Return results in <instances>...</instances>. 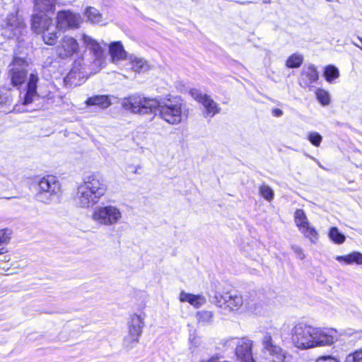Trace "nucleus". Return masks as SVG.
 Listing matches in <instances>:
<instances>
[{
	"label": "nucleus",
	"instance_id": "nucleus-37",
	"mask_svg": "<svg viewBox=\"0 0 362 362\" xmlns=\"http://www.w3.org/2000/svg\"><path fill=\"white\" fill-rule=\"evenodd\" d=\"M308 139L315 146H319L322 141V137L316 132H310L308 134Z\"/></svg>",
	"mask_w": 362,
	"mask_h": 362
},
{
	"label": "nucleus",
	"instance_id": "nucleus-18",
	"mask_svg": "<svg viewBox=\"0 0 362 362\" xmlns=\"http://www.w3.org/2000/svg\"><path fill=\"white\" fill-rule=\"evenodd\" d=\"M253 344V341L247 337L238 339L235 354L239 362H255L252 352Z\"/></svg>",
	"mask_w": 362,
	"mask_h": 362
},
{
	"label": "nucleus",
	"instance_id": "nucleus-29",
	"mask_svg": "<svg viewBox=\"0 0 362 362\" xmlns=\"http://www.w3.org/2000/svg\"><path fill=\"white\" fill-rule=\"evenodd\" d=\"M84 15L86 16L88 21L94 24H99L102 23V15L100 12L93 7H88L86 8Z\"/></svg>",
	"mask_w": 362,
	"mask_h": 362
},
{
	"label": "nucleus",
	"instance_id": "nucleus-17",
	"mask_svg": "<svg viewBox=\"0 0 362 362\" xmlns=\"http://www.w3.org/2000/svg\"><path fill=\"white\" fill-rule=\"evenodd\" d=\"M28 63L23 57L15 56L10 64V74L11 82L14 86H18L25 81L26 77V67Z\"/></svg>",
	"mask_w": 362,
	"mask_h": 362
},
{
	"label": "nucleus",
	"instance_id": "nucleus-26",
	"mask_svg": "<svg viewBox=\"0 0 362 362\" xmlns=\"http://www.w3.org/2000/svg\"><path fill=\"white\" fill-rule=\"evenodd\" d=\"M129 59L132 65V69L136 72H145L149 69V65L144 59L135 56H130Z\"/></svg>",
	"mask_w": 362,
	"mask_h": 362
},
{
	"label": "nucleus",
	"instance_id": "nucleus-13",
	"mask_svg": "<svg viewBox=\"0 0 362 362\" xmlns=\"http://www.w3.org/2000/svg\"><path fill=\"white\" fill-rule=\"evenodd\" d=\"M79 52V44L72 36L64 35L59 41L55 47V52L58 57L62 59L71 58Z\"/></svg>",
	"mask_w": 362,
	"mask_h": 362
},
{
	"label": "nucleus",
	"instance_id": "nucleus-21",
	"mask_svg": "<svg viewBox=\"0 0 362 362\" xmlns=\"http://www.w3.org/2000/svg\"><path fill=\"white\" fill-rule=\"evenodd\" d=\"M109 52L113 63H117L127 58V53L120 41L112 42L109 45Z\"/></svg>",
	"mask_w": 362,
	"mask_h": 362
},
{
	"label": "nucleus",
	"instance_id": "nucleus-6",
	"mask_svg": "<svg viewBox=\"0 0 362 362\" xmlns=\"http://www.w3.org/2000/svg\"><path fill=\"white\" fill-rule=\"evenodd\" d=\"M92 220L103 226H115L122 222L123 213L115 205L108 204L95 207L91 214Z\"/></svg>",
	"mask_w": 362,
	"mask_h": 362
},
{
	"label": "nucleus",
	"instance_id": "nucleus-5",
	"mask_svg": "<svg viewBox=\"0 0 362 362\" xmlns=\"http://www.w3.org/2000/svg\"><path fill=\"white\" fill-rule=\"evenodd\" d=\"M62 192L59 180L53 175L42 177L38 182L36 199L44 204H50L58 200Z\"/></svg>",
	"mask_w": 362,
	"mask_h": 362
},
{
	"label": "nucleus",
	"instance_id": "nucleus-1",
	"mask_svg": "<svg viewBox=\"0 0 362 362\" xmlns=\"http://www.w3.org/2000/svg\"><path fill=\"white\" fill-rule=\"evenodd\" d=\"M122 105L126 110L142 115L158 112L160 119L172 125L180 124L184 115L179 98L158 99L135 94L124 98Z\"/></svg>",
	"mask_w": 362,
	"mask_h": 362
},
{
	"label": "nucleus",
	"instance_id": "nucleus-42",
	"mask_svg": "<svg viewBox=\"0 0 362 362\" xmlns=\"http://www.w3.org/2000/svg\"><path fill=\"white\" fill-rule=\"evenodd\" d=\"M272 114L274 117H281L283 115L284 112L281 110L279 108H274L272 111Z\"/></svg>",
	"mask_w": 362,
	"mask_h": 362
},
{
	"label": "nucleus",
	"instance_id": "nucleus-15",
	"mask_svg": "<svg viewBox=\"0 0 362 362\" xmlns=\"http://www.w3.org/2000/svg\"><path fill=\"white\" fill-rule=\"evenodd\" d=\"M313 348L332 345L338 339L337 331L332 328L314 327Z\"/></svg>",
	"mask_w": 362,
	"mask_h": 362
},
{
	"label": "nucleus",
	"instance_id": "nucleus-2",
	"mask_svg": "<svg viewBox=\"0 0 362 362\" xmlns=\"http://www.w3.org/2000/svg\"><path fill=\"white\" fill-rule=\"evenodd\" d=\"M106 192L107 185L100 176L95 174L88 175L78 187L76 204L81 208L88 209L98 204Z\"/></svg>",
	"mask_w": 362,
	"mask_h": 362
},
{
	"label": "nucleus",
	"instance_id": "nucleus-28",
	"mask_svg": "<svg viewBox=\"0 0 362 362\" xmlns=\"http://www.w3.org/2000/svg\"><path fill=\"white\" fill-rule=\"evenodd\" d=\"M294 221L299 230L310 225L308 218L303 209H297L294 214Z\"/></svg>",
	"mask_w": 362,
	"mask_h": 362
},
{
	"label": "nucleus",
	"instance_id": "nucleus-4",
	"mask_svg": "<svg viewBox=\"0 0 362 362\" xmlns=\"http://www.w3.org/2000/svg\"><path fill=\"white\" fill-rule=\"evenodd\" d=\"M32 28L37 33H42L43 41L49 45L56 44L59 38L57 25H54L51 18L35 13L32 17Z\"/></svg>",
	"mask_w": 362,
	"mask_h": 362
},
{
	"label": "nucleus",
	"instance_id": "nucleus-19",
	"mask_svg": "<svg viewBox=\"0 0 362 362\" xmlns=\"http://www.w3.org/2000/svg\"><path fill=\"white\" fill-rule=\"evenodd\" d=\"M39 78L37 74H31L28 78L25 93L23 95L22 101L23 105H28L38 98L37 93V84Z\"/></svg>",
	"mask_w": 362,
	"mask_h": 362
},
{
	"label": "nucleus",
	"instance_id": "nucleus-20",
	"mask_svg": "<svg viewBox=\"0 0 362 362\" xmlns=\"http://www.w3.org/2000/svg\"><path fill=\"white\" fill-rule=\"evenodd\" d=\"M318 78V71L313 64L304 66L301 74L302 86H309L312 83L316 82Z\"/></svg>",
	"mask_w": 362,
	"mask_h": 362
},
{
	"label": "nucleus",
	"instance_id": "nucleus-33",
	"mask_svg": "<svg viewBox=\"0 0 362 362\" xmlns=\"http://www.w3.org/2000/svg\"><path fill=\"white\" fill-rule=\"evenodd\" d=\"M315 95L316 98L322 105L327 106L329 105L331 99L328 91L322 88H318L315 92Z\"/></svg>",
	"mask_w": 362,
	"mask_h": 362
},
{
	"label": "nucleus",
	"instance_id": "nucleus-36",
	"mask_svg": "<svg viewBox=\"0 0 362 362\" xmlns=\"http://www.w3.org/2000/svg\"><path fill=\"white\" fill-rule=\"evenodd\" d=\"M259 193L267 201H271L274 199V191L268 185H261L259 187Z\"/></svg>",
	"mask_w": 362,
	"mask_h": 362
},
{
	"label": "nucleus",
	"instance_id": "nucleus-10",
	"mask_svg": "<svg viewBox=\"0 0 362 362\" xmlns=\"http://www.w3.org/2000/svg\"><path fill=\"white\" fill-rule=\"evenodd\" d=\"M83 58L76 59L73 63V66L64 81L66 86H76L83 83L88 76L92 73L91 69L83 62Z\"/></svg>",
	"mask_w": 362,
	"mask_h": 362
},
{
	"label": "nucleus",
	"instance_id": "nucleus-11",
	"mask_svg": "<svg viewBox=\"0 0 362 362\" xmlns=\"http://www.w3.org/2000/svg\"><path fill=\"white\" fill-rule=\"evenodd\" d=\"M25 30V24L23 18L18 14V12L10 13L2 25V35L8 38L16 37L23 35Z\"/></svg>",
	"mask_w": 362,
	"mask_h": 362
},
{
	"label": "nucleus",
	"instance_id": "nucleus-12",
	"mask_svg": "<svg viewBox=\"0 0 362 362\" xmlns=\"http://www.w3.org/2000/svg\"><path fill=\"white\" fill-rule=\"evenodd\" d=\"M81 40L86 48L93 54V69L95 71H98L105 63L104 49L100 42L88 35L83 34Z\"/></svg>",
	"mask_w": 362,
	"mask_h": 362
},
{
	"label": "nucleus",
	"instance_id": "nucleus-22",
	"mask_svg": "<svg viewBox=\"0 0 362 362\" xmlns=\"http://www.w3.org/2000/svg\"><path fill=\"white\" fill-rule=\"evenodd\" d=\"M180 300L181 302H187L196 308H199L206 302L205 297L202 295H194L185 291L180 293Z\"/></svg>",
	"mask_w": 362,
	"mask_h": 362
},
{
	"label": "nucleus",
	"instance_id": "nucleus-30",
	"mask_svg": "<svg viewBox=\"0 0 362 362\" xmlns=\"http://www.w3.org/2000/svg\"><path fill=\"white\" fill-rule=\"evenodd\" d=\"M328 236L333 243L338 245L344 243L346 240L345 235L340 233L337 227H332L329 229Z\"/></svg>",
	"mask_w": 362,
	"mask_h": 362
},
{
	"label": "nucleus",
	"instance_id": "nucleus-41",
	"mask_svg": "<svg viewBox=\"0 0 362 362\" xmlns=\"http://www.w3.org/2000/svg\"><path fill=\"white\" fill-rule=\"evenodd\" d=\"M316 362H340L338 359L336 358H334L330 356H325L319 357Z\"/></svg>",
	"mask_w": 362,
	"mask_h": 362
},
{
	"label": "nucleus",
	"instance_id": "nucleus-31",
	"mask_svg": "<svg viewBox=\"0 0 362 362\" xmlns=\"http://www.w3.org/2000/svg\"><path fill=\"white\" fill-rule=\"evenodd\" d=\"M214 314L211 311L202 310L197 312L196 318L198 323L201 325H206L212 322Z\"/></svg>",
	"mask_w": 362,
	"mask_h": 362
},
{
	"label": "nucleus",
	"instance_id": "nucleus-16",
	"mask_svg": "<svg viewBox=\"0 0 362 362\" xmlns=\"http://www.w3.org/2000/svg\"><path fill=\"white\" fill-rule=\"evenodd\" d=\"M190 95L203 105L204 108L203 114L205 117H213L220 112L221 108L218 105L209 95L195 88L190 90Z\"/></svg>",
	"mask_w": 362,
	"mask_h": 362
},
{
	"label": "nucleus",
	"instance_id": "nucleus-3",
	"mask_svg": "<svg viewBox=\"0 0 362 362\" xmlns=\"http://www.w3.org/2000/svg\"><path fill=\"white\" fill-rule=\"evenodd\" d=\"M291 328L290 324L285 322L279 329L270 327L264 332L262 339V352L269 355L274 362H291V358L276 344L279 338L284 340V334Z\"/></svg>",
	"mask_w": 362,
	"mask_h": 362
},
{
	"label": "nucleus",
	"instance_id": "nucleus-23",
	"mask_svg": "<svg viewBox=\"0 0 362 362\" xmlns=\"http://www.w3.org/2000/svg\"><path fill=\"white\" fill-rule=\"evenodd\" d=\"M112 104L109 96L105 95H98L88 98L86 100L87 106H98L101 109H106Z\"/></svg>",
	"mask_w": 362,
	"mask_h": 362
},
{
	"label": "nucleus",
	"instance_id": "nucleus-25",
	"mask_svg": "<svg viewBox=\"0 0 362 362\" xmlns=\"http://www.w3.org/2000/svg\"><path fill=\"white\" fill-rule=\"evenodd\" d=\"M55 3L56 0H34V8L35 11L45 13L53 11Z\"/></svg>",
	"mask_w": 362,
	"mask_h": 362
},
{
	"label": "nucleus",
	"instance_id": "nucleus-35",
	"mask_svg": "<svg viewBox=\"0 0 362 362\" xmlns=\"http://www.w3.org/2000/svg\"><path fill=\"white\" fill-rule=\"evenodd\" d=\"M238 339L239 338L231 337L223 339L219 344V345L221 346V347H219V349H221L223 351H226L228 349H233L237 345Z\"/></svg>",
	"mask_w": 362,
	"mask_h": 362
},
{
	"label": "nucleus",
	"instance_id": "nucleus-24",
	"mask_svg": "<svg viewBox=\"0 0 362 362\" xmlns=\"http://www.w3.org/2000/svg\"><path fill=\"white\" fill-rule=\"evenodd\" d=\"M339 262H344L346 264H356L362 265V253L359 252H352L346 255H339L335 257Z\"/></svg>",
	"mask_w": 362,
	"mask_h": 362
},
{
	"label": "nucleus",
	"instance_id": "nucleus-39",
	"mask_svg": "<svg viewBox=\"0 0 362 362\" xmlns=\"http://www.w3.org/2000/svg\"><path fill=\"white\" fill-rule=\"evenodd\" d=\"M11 235V231L8 229L0 230V245L8 242Z\"/></svg>",
	"mask_w": 362,
	"mask_h": 362
},
{
	"label": "nucleus",
	"instance_id": "nucleus-40",
	"mask_svg": "<svg viewBox=\"0 0 362 362\" xmlns=\"http://www.w3.org/2000/svg\"><path fill=\"white\" fill-rule=\"evenodd\" d=\"M291 250L298 259L303 260L305 258V255L304 253L303 249L300 246L297 245H292Z\"/></svg>",
	"mask_w": 362,
	"mask_h": 362
},
{
	"label": "nucleus",
	"instance_id": "nucleus-9",
	"mask_svg": "<svg viewBox=\"0 0 362 362\" xmlns=\"http://www.w3.org/2000/svg\"><path fill=\"white\" fill-rule=\"evenodd\" d=\"M145 315L134 313L130 316L128 322V334L123 340V346L132 349L139 343L145 326Z\"/></svg>",
	"mask_w": 362,
	"mask_h": 362
},
{
	"label": "nucleus",
	"instance_id": "nucleus-7",
	"mask_svg": "<svg viewBox=\"0 0 362 362\" xmlns=\"http://www.w3.org/2000/svg\"><path fill=\"white\" fill-rule=\"evenodd\" d=\"M314 327L305 322H298L291 330V339L297 349L306 350L313 348Z\"/></svg>",
	"mask_w": 362,
	"mask_h": 362
},
{
	"label": "nucleus",
	"instance_id": "nucleus-14",
	"mask_svg": "<svg viewBox=\"0 0 362 362\" xmlns=\"http://www.w3.org/2000/svg\"><path fill=\"white\" fill-rule=\"evenodd\" d=\"M57 25L59 30H69L79 28L82 23V18L79 13L70 10L60 11L57 14Z\"/></svg>",
	"mask_w": 362,
	"mask_h": 362
},
{
	"label": "nucleus",
	"instance_id": "nucleus-8",
	"mask_svg": "<svg viewBox=\"0 0 362 362\" xmlns=\"http://www.w3.org/2000/svg\"><path fill=\"white\" fill-rule=\"evenodd\" d=\"M213 303L220 308L232 312L239 310L244 305V300L237 291L223 290L215 292Z\"/></svg>",
	"mask_w": 362,
	"mask_h": 362
},
{
	"label": "nucleus",
	"instance_id": "nucleus-32",
	"mask_svg": "<svg viewBox=\"0 0 362 362\" xmlns=\"http://www.w3.org/2000/svg\"><path fill=\"white\" fill-rule=\"evenodd\" d=\"M300 232L302 233L306 238H308L312 243L315 244L317 242L318 233L310 224L306 226L304 230H300Z\"/></svg>",
	"mask_w": 362,
	"mask_h": 362
},
{
	"label": "nucleus",
	"instance_id": "nucleus-34",
	"mask_svg": "<svg viewBox=\"0 0 362 362\" xmlns=\"http://www.w3.org/2000/svg\"><path fill=\"white\" fill-rule=\"evenodd\" d=\"M303 61V57L300 54H293L291 55L286 60V65L288 68H298Z\"/></svg>",
	"mask_w": 362,
	"mask_h": 362
},
{
	"label": "nucleus",
	"instance_id": "nucleus-38",
	"mask_svg": "<svg viewBox=\"0 0 362 362\" xmlns=\"http://www.w3.org/2000/svg\"><path fill=\"white\" fill-rule=\"evenodd\" d=\"M346 362H362V348L349 354L346 358Z\"/></svg>",
	"mask_w": 362,
	"mask_h": 362
},
{
	"label": "nucleus",
	"instance_id": "nucleus-27",
	"mask_svg": "<svg viewBox=\"0 0 362 362\" xmlns=\"http://www.w3.org/2000/svg\"><path fill=\"white\" fill-rule=\"evenodd\" d=\"M323 75L327 82L329 83H335V81L339 77L340 74L337 67L329 64L324 68Z\"/></svg>",
	"mask_w": 362,
	"mask_h": 362
}]
</instances>
